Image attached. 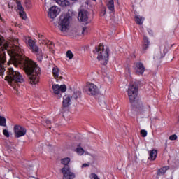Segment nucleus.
<instances>
[{"label":"nucleus","instance_id":"1","mask_svg":"<svg viewBox=\"0 0 179 179\" xmlns=\"http://www.w3.org/2000/svg\"><path fill=\"white\" fill-rule=\"evenodd\" d=\"M14 43V45L8 49L9 44L5 41L2 36H0V76H2L5 72L3 64L6 62V52H8L13 65L19 66L21 64H24V71L28 75L29 83L37 85L40 82V67L34 62L24 57V50L17 45L19 43L17 39Z\"/></svg>","mask_w":179,"mask_h":179},{"label":"nucleus","instance_id":"2","mask_svg":"<svg viewBox=\"0 0 179 179\" xmlns=\"http://www.w3.org/2000/svg\"><path fill=\"white\" fill-rule=\"evenodd\" d=\"M7 75L5 77V80H7L10 85L13 89L17 90L20 83H24V76H22L17 71H15L13 68L8 69L6 71Z\"/></svg>","mask_w":179,"mask_h":179},{"label":"nucleus","instance_id":"3","mask_svg":"<svg viewBox=\"0 0 179 179\" xmlns=\"http://www.w3.org/2000/svg\"><path fill=\"white\" fill-rule=\"evenodd\" d=\"M94 54H98L97 59L101 61L103 65H107L108 62V53L110 52V48L108 46H103L100 44L98 47H96L94 50Z\"/></svg>","mask_w":179,"mask_h":179},{"label":"nucleus","instance_id":"4","mask_svg":"<svg viewBox=\"0 0 179 179\" xmlns=\"http://www.w3.org/2000/svg\"><path fill=\"white\" fill-rule=\"evenodd\" d=\"M24 41L27 44V45L29 47V50H31L32 52L34 54H36L37 55V59L39 62H41L43 61V52L41 50H40V48H38V46L36 45V42L31 39V37L29 36H24Z\"/></svg>","mask_w":179,"mask_h":179},{"label":"nucleus","instance_id":"5","mask_svg":"<svg viewBox=\"0 0 179 179\" xmlns=\"http://www.w3.org/2000/svg\"><path fill=\"white\" fill-rule=\"evenodd\" d=\"M70 17L69 15L68 14H62L60 15L59 22H58V27L60 31L63 33H66L69 30V24H70Z\"/></svg>","mask_w":179,"mask_h":179},{"label":"nucleus","instance_id":"6","mask_svg":"<svg viewBox=\"0 0 179 179\" xmlns=\"http://www.w3.org/2000/svg\"><path fill=\"white\" fill-rule=\"evenodd\" d=\"M80 94H82V92L76 91L72 95H64L63 96V107H69L72 103H75L80 97Z\"/></svg>","mask_w":179,"mask_h":179},{"label":"nucleus","instance_id":"7","mask_svg":"<svg viewBox=\"0 0 179 179\" xmlns=\"http://www.w3.org/2000/svg\"><path fill=\"white\" fill-rule=\"evenodd\" d=\"M138 87L136 83H131L128 88L127 93L130 103H135L136 98L138 97Z\"/></svg>","mask_w":179,"mask_h":179},{"label":"nucleus","instance_id":"8","mask_svg":"<svg viewBox=\"0 0 179 179\" xmlns=\"http://www.w3.org/2000/svg\"><path fill=\"white\" fill-rule=\"evenodd\" d=\"M52 89L54 94L57 96L58 99H61V97H62V94L64 93V92H66V85H59L58 84H53Z\"/></svg>","mask_w":179,"mask_h":179},{"label":"nucleus","instance_id":"9","mask_svg":"<svg viewBox=\"0 0 179 179\" xmlns=\"http://www.w3.org/2000/svg\"><path fill=\"white\" fill-rule=\"evenodd\" d=\"M86 92L89 96H97L100 93L99 87L92 83H87L86 85Z\"/></svg>","mask_w":179,"mask_h":179},{"label":"nucleus","instance_id":"10","mask_svg":"<svg viewBox=\"0 0 179 179\" xmlns=\"http://www.w3.org/2000/svg\"><path fill=\"white\" fill-rule=\"evenodd\" d=\"M167 52H169V45H161L159 46V52L155 55V58H156V59H162V58L166 57Z\"/></svg>","mask_w":179,"mask_h":179},{"label":"nucleus","instance_id":"11","mask_svg":"<svg viewBox=\"0 0 179 179\" xmlns=\"http://www.w3.org/2000/svg\"><path fill=\"white\" fill-rule=\"evenodd\" d=\"M26 132H27L26 128L20 125H15L14 127V133L15 138H20L22 136H24V135H26Z\"/></svg>","mask_w":179,"mask_h":179},{"label":"nucleus","instance_id":"12","mask_svg":"<svg viewBox=\"0 0 179 179\" xmlns=\"http://www.w3.org/2000/svg\"><path fill=\"white\" fill-rule=\"evenodd\" d=\"M62 173L63 174V179H73L76 177L75 173L71 172V169L68 166L62 169Z\"/></svg>","mask_w":179,"mask_h":179},{"label":"nucleus","instance_id":"13","mask_svg":"<svg viewBox=\"0 0 179 179\" xmlns=\"http://www.w3.org/2000/svg\"><path fill=\"white\" fill-rule=\"evenodd\" d=\"M59 12H61L59 8L53 6L48 10V16L50 17V19H55V17L59 15Z\"/></svg>","mask_w":179,"mask_h":179},{"label":"nucleus","instance_id":"14","mask_svg":"<svg viewBox=\"0 0 179 179\" xmlns=\"http://www.w3.org/2000/svg\"><path fill=\"white\" fill-rule=\"evenodd\" d=\"M134 70L136 75H142L145 73V66L141 62H136L134 63Z\"/></svg>","mask_w":179,"mask_h":179},{"label":"nucleus","instance_id":"15","mask_svg":"<svg viewBox=\"0 0 179 179\" xmlns=\"http://www.w3.org/2000/svg\"><path fill=\"white\" fill-rule=\"evenodd\" d=\"M78 20L86 23L89 20V13L85 10H81L78 13Z\"/></svg>","mask_w":179,"mask_h":179},{"label":"nucleus","instance_id":"16","mask_svg":"<svg viewBox=\"0 0 179 179\" xmlns=\"http://www.w3.org/2000/svg\"><path fill=\"white\" fill-rule=\"evenodd\" d=\"M17 3V8L18 10H20V16L24 20H26L27 19V16H26V12H24V8H23V6H22V3L19 1H16Z\"/></svg>","mask_w":179,"mask_h":179},{"label":"nucleus","instance_id":"17","mask_svg":"<svg viewBox=\"0 0 179 179\" xmlns=\"http://www.w3.org/2000/svg\"><path fill=\"white\" fill-rule=\"evenodd\" d=\"M52 75L55 79H63L62 76L59 73V69H58L57 66L53 67L52 69Z\"/></svg>","mask_w":179,"mask_h":179},{"label":"nucleus","instance_id":"18","mask_svg":"<svg viewBox=\"0 0 179 179\" xmlns=\"http://www.w3.org/2000/svg\"><path fill=\"white\" fill-rule=\"evenodd\" d=\"M150 44V42L149 41L148 37L143 36V51H146V50H148V48H149Z\"/></svg>","mask_w":179,"mask_h":179},{"label":"nucleus","instance_id":"19","mask_svg":"<svg viewBox=\"0 0 179 179\" xmlns=\"http://www.w3.org/2000/svg\"><path fill=\"white\" fill-rule=\"evenodd\" d=\"M57 3L63 8L65 6H69V2L68 0H55Z\"/></svg>","mask_w":179,"mask_h":179},{"label":"nucleus","instance_id":"20","mask_svg":"<svg viewBox=\"0 0 179 179\" xmlns=\"http://www.w3.org/2000/svg\"><path fill=\"white\" fill-rule=\"evenodd\" d=\"M156 157H157V150H152L150 151V160H156Z\"/></svg>","mask_w":179,"mask_h":179},{"label":"nucleus","instance_id":"21","mask_svg":"<svg viewBox=\"0 0 179 179\" xmlns=\"http://www.w3.org/2000/svg\"><path fill=\"white\" fill-rule=\"evenodd\" d=\"M143 20H145L144 17H141L139 15L135 16V22L137 24H139V25L143 24Z\"/></svg>","mask_w":179,"mask_h":179},{"label":"nucleus","instance_id":"22","mask_svg":"<svg viewBox=\"0 0 179 179\" xmlns=\"http://www.w3.org/2000/svg\"><path fill=\"white\" fill-rule=\"evenodd\" d=\"M169 166H164L161 169H159L157 171V176H163L164 174L166 173V171L169 170Z\"/></svg>","mask_w":179,"mask_h":179},{"label":"nucleus","instance_id":"23","mask_svg":"<svg viewBox=\"0 0 179 179\" xmlns=\"http://www.w3.org/2000/svg\"><path fill=\"white\" fill-rule=\"evenodd\" d=\"M108 9L113 12L114 10V1L113 0H110L108 3H107Z\"/></svg>","mask_w":179,"mask_h":179},{"label":"nucleus","instance_id":"24","mask_svg":"<svg viewBox=\"0 0 179 179\" xmlns=\"http://www.w3.org/2000/svg\"><path fill=\"white\" fill-rule=\"evenodd\" d=\"M76 152L78 153V155H79L80 156H82V155H83L85 153V150H83L82 148V147H80V145H78L77 148H76Z\"/></svg>","mask_w":179,"mask_h":179},{"label":"nucleus","instance_id":"25","mask_svg":"<svg viewBox=\"0 0 179 179\" xmlns=\"http://www.w3.org/2000/svg\"><path fill=\"white\" fill-rule=\"evenodd\" d=\"M24 6L27 9H31V1L30 0H25Z\"/></svg>","mask_w":179,"mask_h":179},{"label":"nucleus","instance_id":"26","mask_svg":"<svg viewBox=\"0 0 179 179\" xmlns=\"http://www.w3.org/2000/svg\"><path fill=\"white\" fill-rule=\"evenodd\" d=\"M0 125L1 127H6V119L0 116Z\"/></svg>","mask_w":179,"mask_h":179},{"label":"nucleus","instance_id":"27","mask_svg":"<svg viewBox=\"0 0 179 179\" xmlns=\"http://www.w3.org/2000/svg\"><path fill=\"white\" fill-rule=\"evenodd\" d=\"M71 162V159L69 157H66L62 159V164L64 166H68V164Z\"/></svg>","mask_w":179,"mask_h":179},{"label":"nucleus","instance_id":"28","mask_svg":"<svg viewBox=\"0 0 179 179\" xmlns=\"http://www.w3.org/2000/svg\"><path fill=\"white\" fill-rule=\"evenodd\" d=\"M66 57L68 59H72V58H73V54L72 53V51L68 50L66 52Z\"/></svg>","mask_w":179,"mask_h":179},{"label":"nucleus","instance_id":"29","mask_svg":"<svg viewBox=\"0 0 179 179\" xmlns=\"http://www.w3.org/2000/svg\"><path fill=\"white\" fill-rule=\"evenodd\" d=\"M141 135L143 138H146L148 136V131L145 129L141 130Z\"/></svg>","mask_w":179,"mask_h":179},{"label":"nucleus","instance_id":"30","mask_svg":"<svg viewBox=\"0 0 179 179\" xmlns=\"http://www.w3.org/2000/svg\"><path fill=\"white\" fill-rule=\"evenodd\" d=\"M135 106L136 108H138V110H142V107H143V106L142 105V102H138Z\"/></svg>","mask_w":179,"mask_h":179},{"label":"nucleus","instance_id":"31","mask_svg":"<svg viewBox=\"0 0 179 179\" xmlns=\"http://www.w3.org/2000/svg\"><path fill=\"white\" fill-rule=\"evenodd\" d=\"M88 30H89V28H87V27H83L82 34H87Z\"/></svg>","mask_w":179,"mask_h":179},{"label":"nucleus","instance_id":"32","mask_svg":"<svg viewBox=\"0 0 179 179\" xmlns=\"http://www.w3.org/2000/svg\"><path fill=\"white\" fill-rule=\"evenodd\" d=\"M3 134L6 136V138H9V136H10L9 131L6 129L3 130Z\"/></svg>","mask_w":179,"mask_h":179},{"label":"nucleus","instance_id":"33","mask_svg":"<svg viewBox=\"0 0 179 179\" xmlns=\"http://www.w3.org/2000/svg\"><path fill=\"white\" fill-rule=\"evenodd\" d=\"M177 139V135L173 134L169 136L170 141H176Z\"/></svg>","mask_w":179,"mask_h":179},{"label":"nucleus","instance_id":"34","mask_svg":"<svg viewBox=\"0 0 179 179\" xmlns=\"http://www.w3.org/2000/svg\"><path fill=\"white\" fill-rule=\"evenodd\" d=\"M45 123H46L47 127H48L50 128V129H51V127H50V125H51V120L46 119Z\"/></svg>","mask_w":179,"mask_h":179},{"label":"nucleus","instance_id":"35","mask_svg":"<svg viewBox=\"0 0 179 179\" xmlns=\"http://www.w3.org/2000/svg\"><path fill=\"white\" fill-rule=\"evenodd\" d=\"M90 177H91V179H100L99 178V176H97V175L95 173H92Z\"/></svg>","mask_w":179,"mask_h":179},{"label":"nucleus","instance_id":"36","mask_svg":"<svg viewBox=\"0 0 179 179\" xmlns=\"http://www.w3.org/2000/svg\"><path fill=\"white\" fill-rule=\"evenodd\" d=\"M90 164H83L82 165V167H89Z\"/></svg>","mask_w":179,"mask_h":179},{"label":"nucleus","instance_id":"37","mask_svg":"<svg viewBox=\"0 0 179 179\" xmlns=\"http://www.w3.org/2000/svg\"><path fill=\"white\" fill-rule=\"evenodd\" d=\"M8 6L9 8H12V6H10V4H8Z\"/></svg>","mask_w":179,"mask_h":179},{"label":"nucleus","instance_id":"38","mask_svg":"<svg viewBox=\"0 0 179 179\" xmlns=\"http://www.w3.org/2000/svg\"><path fill=\"white\" fill-rule=\"evenodd\" d=\"M70 1H78V0H70Z\"/></svg>","mask_w":179,"mask_h":179},{"label":"nucleus","instance_id":"39","mask_svg":"<svg viewBox=\"0 0 179 179\" xmlns=\"http://www.w3.org/2000/svg\"><path fill=\"white\" fill-rule=\"evenodd\" d=\"M50 44H51V45H52V43H50Z\"/></svg>","mask_w":179,"mask_h":179},{"label":"nucleus","instance_id":"40","mask_svg":"<svg viewBox=\"0 0 179 179\" xmlns=\"http://www.w3.org/2000/svg\"><path fill=\"white\" fill-rule=\"evenodd\" d=\"M93 1H96V0H93Z\"/></svg>","mask_w":179,"mask_h":179}]
</instances>
